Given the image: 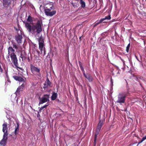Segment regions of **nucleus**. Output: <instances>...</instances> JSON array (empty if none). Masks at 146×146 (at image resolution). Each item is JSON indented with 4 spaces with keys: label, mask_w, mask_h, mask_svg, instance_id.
<instances>
[{
    "label": "nucleus",
    "mask_w": 146,
    "mask_h": 146,
    "mask_svg": "<svg viewBox=\"0 0 146 146\" xmlns=\"http://www.w3.org/2000/svg\"><path fill=\"white\" fill-rule=\"evenodd\" d=\"M25 27L28 31L32 34L40 33L42 31L41 23L38 21L34 25H31L29 23H25Z\"/></svg>",
    "instance_id": "nucleus-1"
},
{
    "label": "nucleus",
    "mask_w": 146,
    "mask_h": 146,
    "mask_svg": "<svg viewBox=\"0 0 146 146\" xmlns=\"http://www.w3.org/2000/svg\"><path fill=\"white\" fill-rule=\"evenodd\" d=\"M8 54L10 56L12 60L14 65L16 67H18V64L16 55L14 52L15 50L11 47H9L8 48Z\"/></svg>",
    "instance_id": "nucleus-2"
},
{
    "label": "nucleus",
    "mask_w": 146,
    "mask_h": 146,
    "mask_svg": "<svg viewBox=\"0 0 146 146\" xmlns=\"http://www.w3.org/2000/svg\"><path fill=\"white\" fill-rule=\"evenodd\" d=\"M128 93L125 92H123L119 94L118 95L117 103H124L125 101V98L127 95Z\"/></svg>",
    "instance_id": "nucleus-3"
},
{
    "label": "nucleus",
    "mask_w": 146,
    "mask_h": 146,
    "mask_svg": "<svg viewBox=\"0 0 146 146\" xmlns=\"http://www.w3.org/2000/svg\"><path fill=\"white\" fill-rule=\"evenodd\" d=\"M39 43V49L41 52V54L43 53V51H44V55H45V45L44 44V41L42 37H40L38 39Z\"/></svg>",
    "instance_id": "nucleus-4"
},
{
    "label": "nucleus",
    "mask_w": 146,
    "mask_h": 146,
    "mask_svg": "<svg viewBox=\"0 0 146 146\" xmlns=\"http://www.w3.org/2000/svg\"><path fill=\"white\" fill-rule=\"evenodd\" d=\"M31 69L33 73L40 77L41 74L40 72V70L39 68L32 65L31 66Z\"/></svg>",
    "instance_id": "nucleus-5"
},
{
    "label": "nucleus",
    "mask_w": 146,
    "mask_h": 146,
    "mask_svg": "<svg viewBox=\"0 0 146 146\" xmlns=\"http://www.w3.org/2000/svg\"><path fill=\"white\" fill-rule=\"evenodd\" d=\"M49 94H44L40 99L39 105L48 102L49 101Z\"/></svg>",
    "instance_id": "nucleus-6"
},
{
    "label": "nucleus",
    "mask_w": 146,
    "mask_h": 146,
    "mask_svg": "<svg viewBox=\"0 0 146 146\" xmlns=\"http://www.w3.org/2000/svg\"><path fill=\"white\" fill-rule=\"evenodd\" d=\"M51 10L49 9H47L44 10L45 13L46 15L51 16L55 14L56 13V11H53L52 12H50Z\"/></svg>",
    "instance_id": "nucleus-7"
},
{
    "label": "nucleus",
    "mask_w": 146,
    "mask_h": 146,
    "mask_svg": "<svg viewBox=\"0 0 146 146\" xmlns=\"http://www.w3.org/2000/svg\"><path fill=\"white\" fill-rule=\"evenodd\" d=\"M7 123H3L2 125L3 126V129L2 131L4 133L3 135L8 136V128L7 127Z\"/></svg>",
    "instance_id": "nucleus-8"
},
{
    "label": "nucleus",
    "mask_w": 146,
    "mask_h": 146,
    "mask_svg": "<svg viewBox=\"0 0 146 146\" xmlns=\"http://www.w3.org/2000/svg\"><path fill=\"white\" fill-rule=\"evenodd\" d=\"M3 135V139L0 142V145L3 146H5L6 144L7 140V139L8 136Z\"/></svg>",
    "instance_id": "nucleus-9"
},
{
    "label": "nucleus",
    "mask_w": 146,
    "mask_h": 146,
    "mask_svg": "<svg viewBox=\"0 0 146 146\" xmlns=\"http://www.w3.org/2000/svg\"><path fill=\"white\" fill-rule=\"evenodd\" d=\"M22 38V36L19 34L15 36V39L18 44L21 43Z\"/></svg>",
    "instance_id": "nucleus-10"
},
{
    "label": "nucleus",
    "mask_w": 146,
    "mask_h": 146,
    "mask_svg": "<svg viewBox=\"0 0 146 146\" xmlns=\"http://www.w3.org/2000/svg\"><path fill=\"white\" fill-rule=\"evenodd\" d=\"M24 82H25V81ZM25 85V83L24 82L23 84H22L20 86L17 88L16 92H15L17 95V94H19V92L23 89Z\"/></svg>",
    "instance_id": "nucleus-11"
},
{
    "label": "nucleus",
    "mask_w": 146,
    "mask_h": 146,
    "mask_svg": "<svg viewBox=\"0 0 146 146\" xmlns=\"http://www.w3.org/2000/svg\"><path fill=\"white\" fill-rule=\"evenodd\" d=\"M50 84L51 82L48 78L44 84L43 88H48L50 86Z\"/></svg>",
    "instance_id": "nucleus-12"
},
{
    "label": "nucleus",
    "mask_w": 146,
    "mask_h": 146,
    "mask_svg": "<svg viewBox=\"0 0 146 146\" xmlns=\"http://www.w3.org/2000/svg\"><path fill=\"white\" fill-rule=\"evenodd\" d=\"M13 77L16 81H18L20 82H24V80L21 77L17 76H13Z\"/></svg>",
    "instance_id": "nucleus-13"
},
{
    "label": "nucleus",
    "mask_w": 146,
    "mask_h": 146,
    "mask_svg": "<svg viewBox=\"0 0 146 146\" xmlns=\"http://www.w3.org/2000/svg\"><path fill=\"white\" fill-rule=\"evenodd\" d=\"M51 97V100L53 101L55 100L57 97V93L54 92H52Z\"/></svg>",
    "instance_id": "nucleus-14"
},
{
    "label": "nucleus",
    "mask_w": 146,
    "mask_h": 146,
    "mask_svg": "<svg viewBox=\"0 0 146 146\" xmlns=\"http://www.w3.org/2000/svg\"><path fill=\"white\" fill-rule=\"evenodd\" d=\"M19 125L18 123H17V126H15L14 133L15 135L17 134L19 132Z\"/></svg>",
    "instance_id": "nucleus-15"
},
{
    "label": "nucleus",
    "mask_w": 146,
    "mask_h": 146,
    "mask_svg": "<svg viewBox=\"0 0 146 146\" xmlns=\"http://www.w3.org/2000/svg\"><path fill=\"white\" fill-rule=\"evenodd\" d=\"M102 123L100 122L98 123L96 129L97 131L99 132L100 131L101 127L102 126Z\"/></svg>",
    "instance_id": "nucleus-16"
},
{
    "label": "nucleus",
    "mask_w": 146,
    "mask_h": 146,
    "mask_svg": "<svg viewBox=\"0 0 146 146\" xmlns=\"http://www.w3.org/2000/svg\"><path fill=\"white\" fill-rule=\"evenodd\" d=\"M111 18L110 15H109L108 16L106 17L105 18L101 19L100 20V22H102L103 21L106 20H110Z\"/></svg>",
    "instance_id": "nucleus-17"
},
{
    "label": "nucleus",
    "mask_w": 146,
    "mask_h": 146,
    "mask_svg": "<svg viewBox=\"0 0 146 146\" xmlns=\"http://www.w3.org/2000/svg\"><path fill=\"white\" fill-rule=\"evenodd\" d=\"M85 78H87L89 82H91L92 80V78L91 75L88 74Z\"/></svg>",
    "instance_id": "nucleus-18"
},
{
    "label": "nucleus",
    "mask_w": 146,
    "mask_h": 146,
    "mask_svg": "<svg viewBox=\"0 0 146 146\" xmlns=\"http://www.w3.org/2000/svg\"><path fill=\"white\" fill-rule=\"evenodd\" d=\"M80 3L81 5V7L82 8H84L85 7V3L83 0H80Z\"/></svg>",
    "instance_id": "nucleus-19"
},
{
    "label": "nucleus",
    "mask_w": 146,
    "mask_h": 146,
    "mask_svg": "<svg viewBox=\"0 0 146 146\" xmlns=\"http://www.w3.org/2000/svg\"><path fill=\"white\" fill-rule=\"evenodd\" d=\"M10 3V0H5V3H4V1H3V3L4 6L9 5Z\"/></svg>",
    "instance_id": "nucleus-20"
},
{
    "label": "nucleus",
    "mask_w": 146,
    "mask_h": 146,
    "mask_svg": "<svg viewBox=\"0 0 146 146\" xmlns=\"http://www.w3.org/2000/svg\"><path fill=\"white\" fill-rule=\"evenodd\" d=\"M27 21H28L30 22H31L33 21L32 17L30 15L28 16L27 19Z\"/></svg>",
    "instance_id": "nucleus-21"
},
{
    "label": "nucleus",
    "mask_w": 146,
    "mask_h": 146,
    "mask_svg": "<svg viewBox=\"0 0 146 146\" xmlns=\"http://www.w3.org/2000/svg\"><path fill=\"white\" fill-rule=\"evenodd\" d=\"M130 43H129V44H128V45L126 47V51L127 52H128V51H129V48H130Z\"/></svg>",
    "instance_id": "nucleus-22"
},
{
    "label": "nucleus",
    "mask_w": 146,
    "mask_h": 146,
    "mask_svg": "<svg viewBox=\"0 0 146 146\" xmlns=\"http://www.w3.org/2000/svg\"><path fill=\"white\" fill-rule=\"evenodd\" d=\"M97 134H96L95 135V138L94 139V144L95 145L96 144V138Z\"/></svg>",
    "instance_id": "nucleus-23"
},
{
    "label": "nucleus",
    "mask_w": 146,
    "mask_h": 146,
    "mask_svg": "<svg viewBox=\"0 0 146 146\" xmlns=\"http://www.w3.org/2000/svg\"><path fill=\"white\" fill-rule=\"evenodd\" d=\"M3 72V70L2 69L1 66L0 65V74L2 73Z\"/></svg>",
    "instance_id": "nucleus-24"
},
{
    "label": "nucleus",
    "mask_w": 146,
    "mask_h": 146,
    "mask_svg": "<svg viewBox=\"0 0 146 146\" xmlns=\"http://www.w3.org/2000/svg\"><path fill=\"white\" fill-rule=\"evenodd\" d=\"M146 139V136H145L144 137H143L142 139V141H143L144 140H145V139Z\"/></svg>",
    "instance_id": "nucleus-25"
},
{
    "label": "nucleus",
    "mask_w": 146,
    "mask_h": 146,
    "mask_svg": "<svg viewBox=\"0 0 146 146\" xmlns=\"http://www.w3.org/2000/svg\"><path fill=\"white\" fill-rule=\"evenodd\" d=\"M82 72H83V74L84 76L85 77L86 76H87V74H85V72H84V70H83V71Z\"/></svg>",
    "instance_id": "nucleus-26"
},
{
    "label": "nucleus",
    "mask_w": 146,
    "mask_h": 146,
    "mask_svg": "<svg viewBox=\"0 0 146 146\" xmlns=\"http://www.w3.org/2000/svg\"><path fill=\"white\" fill-rule=\"evenodd\" d=\"M13 46L14 48H15L16 49H17V46L15 44H13Z\"/></svg>",
    "instance_id": "nucleus-27"
},
{
    "label": "nucleus",
    "mask_w": 146,
    "mask_h": 146,
    "mask_svg": "<svg viewBox=\"0 0 146 146\" xmlns=\"http://www.w3.org/2000/svg\"><path fill=\"white\" fill-rule=\"evenodd\" d=\"M43 109V108H42V107H41V108H39V111L40 112V111H41Z\"/></svg>",
    "instance_id": "nucleus-28"
},
{
    "label": "nucleus",
    "mask_w": 146,
    "mask_h": 146,
    "mask_svg": "<svg viewBox=\"0 0 146 146\" xmlns=\"http://www.w3.org/2000/svg\"><path fill=\"white\" fill-rule=\"evenodd\" d=\"M102 22H100V21L99 22L97 23L96 24V25H97L98 24H100V23H102Z\"/></svg>",
    "instance_id": "nucleus-29"
},
{
    "label": "nucleus",
    "mask_w": 146,
    "mask_h": 146,
    "mask_svg": "<svg viewBox=\"0 0 146 146\" xmlns=\"http://www.w3.org/2000/svg\"><path fill=\"white\" fill-rule=\"evenodd\" d=\"M48 106V104H47V105H45L44 106H43V107L45 108H46Z\"/></svg>",
    "instance_id": "nucleus-30"
},
{
    "label": "nucleus",
    "mask_w": 146,
    "mask_h": 146,
    "mask_svg": "<svg viewBox=\"0 0 146 146\" xmlns=\"http://www.w3.org/2000/svg\"><path fill=\"white\" fill-rule=\"evenodd\" d=\"M143 141H142V140H141V141L139 142L138 143V145H139V144H140V143H141Z\"/></svg>",
    "instance_id": "nucleus-31"
},
{
    "label": "nucleus",
    "mask_w": 146,
    "mask_h": 146,
    "mask_svg": "<svg viewBox=\"0 0 146 146\" xmlns=\"http://www.w3.org/2000/svg\"><path fill=\"white\" fill-rule=\"evenodd\" d=\"M111 84H113V80H112L111 78Z\"/></svg>",
    "instance_id": "nucleus-32"
},
{
    "label": "nucleus",
    "mask_w": 146,
    "mask_h": 146,
    "mask_svg": "<svg viewBox=\"0 0 146 146\" xmlns=\"http://www.w3.org/2000/svg\"><path fill=\"white\" fill-rule=\"evenodd\" d=\"M135 57H136V58L137 59V60L138 61H139V60L138 59V58H137V56L136 55H135Z\"/></svg>",
    "instance_id": "nucleus-33"
},
{
    "label": "nucleus",
    "mask_w": 146,
    "mask_h": 146,
    "mask_svg": "<svg viewBox=\"0 0 146 146\" xmlns=\"http://www.w3.org/2000/svg\"><path fill=\"white\" fill-rule=\"evenodd\" d=\"M72 5L75 8V5H74L73 3H72Z\"/></svg>",
    "instance_id": "nucleus-34"
},
{
    "label": "nucleus",
    "mask_w": 146,
    "mask_h": 146,
    "mask_svg": "<svg viewBox=\"0 0 146 146\" xmlns=\"http://www.w3.org/2000/svg\"><path fill=\"white\" fill-rule=\"evenodd\" d=\"M123 62V65H124L125 64V63H124V61L123 60H122Z\"/></svg>",
    "instance_id": "nucleus-35"
},
{
    "label": "nucleus",
    "mask_w": 146,
    "mask_h": 146,
    "mask_svg": "<svg viewBox=\"0 0 146 146\" xmlns=\"http://www.w3.org/2000/svg\"><path fill=\"white\" fill-rule=\"evenodd\" d=\"M81 70L82 71V72L83 71L84 69L83 68H81Z\"/></svg>",
    "instance_id": "nucleus-36"
},
{
    "label": "nucleus",
    "mask_w": 146,
    "mask_h": 146,
    "mask_svg": "<svg viewBox=\"0 0 146 146\" xmlns=\"http://www.w3.org/2000/svg\"><path fill=\"white\" fill-rule=\"evenodd\" d=\"M4 1V3H5V0H3V1Z\"/></svg>",
    "instance_id": "nucleus-37"
},
{
    "label": "nucleus",
    "mask_w": 146,
    "mask_h": 146,
    "mask_svg": "<svg viewBox=\"0 0 146 146\" xmlns=\"http://www.w3.org/2000/svg\"><path fill=\"white\" fill-rule=\"evenodd\" d=\"M42 108H43V109L44 108L43 107V106H42Z\"/></svg>",
    "instance_id": "nucleus-38"
},
{
    "label": "nucleus",
    "mask_w": 146,
    "mask_h": 146,
    "mask_svg": "<svg viewBox=\"0 0 146 146\" xmlns=\"http://www.w3.org/2000/svg\"><path fill=\"white\" fill-rule=\"evenodd\" d=\"M145 97H144V100H145Z\"/></svg>",
    "instance_id": "nucleus-39"
}]
</instances>
